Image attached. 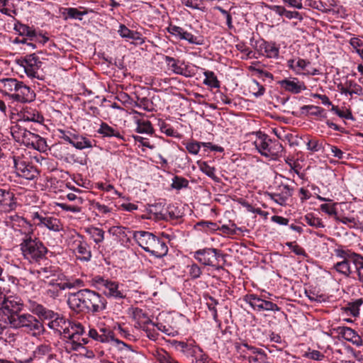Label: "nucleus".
<instances>
[{"label": "nucleus", "instance_id": "obj_22", "mask_svg": "<svg viewBox=\"0 0 363 363\" xmlns=\"http://www.w3.org/2000/svg\"><path fill=\"white\" fill-rule=\"evenodd\" d=\"M86 289H81L76 293L70 294L68 296L67 304L71 310L75 312L87 311Z\"/></svg>", "mask_w": 363, "mask_h": 363}, {"label": "nucleus", "instance_id": "obj_62", "mask_svg": "<svg viewBox=\"0 0 363 363\" xmlns=\"http://www.w3.org/2000/svg\"><path fill=\"white\" fill-rule=\"evenodd\" d=\"M305 6H308L323 12H327L328 11H329V9L326 7V4L323 3L322 1H317L315 0H306Z\"/></svg>", "mask_w": 363, "mask_h": 363}, {"label": "nucleus", "instance_id": "obj_34", "mask_svg": "<svg viewBox=\"0 0 363 363\" xmlns=\"http://www.w3.org/2000/svg\"><path fill=\"white\" fill-rule=\"evenodd\" d=\"M51 352V348L47 345H40L33 351L31 355L21 360H17L18 363H32L34 360H40L46 356H48Z\"/></svg>", "mask_w": 363, "mask_h": 363}, {"label": "nucleus", "instance_id": "obj_5", "mask_svg": "<svg viewBox=\"0 0 363 363\" xmlns=\"http://www.w3.org/2000/svg\"><path fill=\"white\" fill-rule=\"evenodd\" d=\"M11 133L16 141L21 143L28 147H32L40 152H45L47 150V143L43 138L18 125L11 127Z\"/></svg>", "mask_w": 363, "mask_h": 363}, {"label": "nucleus", "instance_id": "obj_42", "mask_svg": "<svg viewBox=\"0 0 363 363\" xmlns=\"http://www.w3.org/2000/svg\"><path fill=\"white\" fill-rule=\"evenodd\" d=\"M13 29L21 36H26L30 40H33L35 35V30L26 24L21 23L20 21H16L13 25Z\"/></svg>", "mask_w": 363, "mask_h": 363}, {"label": "nucleus", "instance_id": "obj_9", "mask_svg": "<svg viewBox=\"0 0 363 363\" xmlns=\"http://www.w3.org/2000/svg\"><path fill=\"white\" fill-rule=\"evenodd\" d=\"M30 219L35 227L46 228L55 233H59L63 230V224L59 218L50 216L43 211L32 212Z\"/></svg>", "mask_w": 363, "mask_h": 363}, {"label": "nucleus", "instance_id": "obj_39", "mask_svg": "<svg viewBox=\"0 0 363 363\" xmlns=\"http://www.w3.org/2000/svg\"><path fill=\"white\" fill-rule=\"evenodd\" d=\"M97 133L104 138L114 137L121 140H124L123 136L121 134L120 131L112 126H110L108 123L102 122L100 124L99 128L97 130Z\"/></svg>", "mask_w": 363, "mask_h": 363}, {"label": "nucleus", "instance_id": "obj_25", "mask_svg": "<svg viewBox=\"0 0 363 363\" xmlns=\"http://www.w3.org/2000/svg\"><path fill=\"white\" fill-rule=\"evenodd\" d=\"M278 84L283 90L293 94H300L306 89L305 83L296 77L285 78Z\"/></svg>", "mask_w": 363, "mask_h": 363}, {"label": "nucleus", "instance_id": "obj_14", "mask_svg": "<svg viewBox=\"0 0 363 363\" xmlns=\"http://www.w3.org/2000/svg\"><path fill=\"white\" fill-rule=\"evenodd\" d=\"M287 67L298 75L315 76L320 74V71L311 66V62L304 59L296 57L287 60Z\"/></svg>", "mask_w": 363, "mask_h": 363}, {"label": "nucleus", "instance_id": "obj_4", "mask_svg": "<svg viewBox=\"0 0 363 363\" xmlns=\"http://www.w3.org/2000/svg\"><path fill=\"white\" fill-rule=\"evenodd\" d=\"M67 243L77 261L89 262L91 260L92 252L91 245L88 243L84 235L73 231L68 236Z\"/></svg>", "mask_w": 363, "mask_h": 363}, {"label": "nucleus", "instance_id": "obj_60", "mask_svg": "<svg viewBox=\"0 0 363 363\" xmlns=\"http://www.w3.org/2000/svg\"><path fill=\"white\" fill-rule=\"evenodd\" d=\"M138 108L148 112L154 111L155 109L153 102L146 97L138 99Z\"/></svg>", "mask_w": 363, "mask_h": 363}, {"label": "nucleus", "instance_id": "obj_55", "mask_svg": "<svg viewBox=\"0 0 363 363\" xmlns=\"http://www.w3.org/2000/svg\"><path fill=\"white\" fill-rule=\"evenodd\" d=\"M155 325L157 330L161 331L167 335L174 337L179 335L178 330L171 325H164L162 323H157Z\"/></svg>", "mask_w": 363, "mask_h": 363}, {"label": "nucleus", "instance_id": "obj_8", "mask_svg": "<svg viewBox=\"0 0 363 363\" xmlns=\"http://www.w3.org/2000/svg\"><path fill=\"white\" fill-rule=\"evenodd\" d=\"M334 253L336 257L342 259V260L333 265V269L345 277H349L354 272L351 267V262L354 265V259L356 257H353V255H360V254L356 253L343 245L337 246L334 250Z\"/></svg>", "mask_w": 363, "mask_h": 363}, {"label": "nucleus", "instance_id": "obj_1", "mask_svg": "<svg viewBox=\"0 0 363 363\" xmlns=\"http://www.w3.org/2000/svg\"><path fill=\"white\" fill-rule=\"evenodd\" d=\"M133 238L140 247L155 257H163L168 252L166 242L150 232L135 231Z\"/></svg>", "mask_w": 363, "mask_h": 363}, {"label": "nucleus", "instance_id": "obj_52", "mask_svg": "<svg viewBox=\"0 0 363 363\" xmlns=\"http://www.w3.org/2000/svg\"><path fill=\"white\" fill-rule=\"evenodd\" d=\"M111 341H115L113 332L109 328H100L99 342L107 343Z\"/></svg>", "mask_w": 363, "mask_h": 363}, {"label": "nucleus", "instance_id": "obj_17", "mask_svg": "<svg viewBox=\"0 0 363 363\" xmlns=\"http://www.w3.org/2000/svg\"><path fill=\"white\" fill-rule=\"evenodd\" d=\"M50 285L55 286L61 294L62 291L84 286V281L80 279L69 278L65 275H57L49 280Z\"/></svg>", "mask_w": 363, "mask_h": 363}, {"label": "nucleus", "instance_id": "obj_2", "mask_svg": "<svg viewBox=\"0 0 363 363\" xmlns=\"http://www.w3.org/2000/svg\"><path fill=\"white\" fill-rule=\"evenodd\" d=\"M90 286L101 291L108 298L117 301L127 298L128 290L123 284L100 275L93 277L89 281Z\"/></svg>", "mask_w": 363, "mask_h": 363}, {"label": "nucleus", "instance_id": "obj_27", "mask_svg": "<svg viewBox=\"0 0 363 363\" xmlns=\"http://www.w3.org/2000/svg\"><path fill=\"white\" fill-rule=\"evenodd\" d=\"M16 201L13 192L0 188V211L10 212L16 209Z\"/></svg>", "mask_w": 363, "mask_h": 363}, {"label": "nucleus", "instance_id": "obj_21", "mask_svg": "<svg viewBox=\"0 0 363 363\" xmlns=\"http://www.w3.org/2000/svg\"><path fill=\"white\" fill-rule=\"evenodd\" d=\"M244 300L252 308L258 311H279L280 308L272 301L264 300L256 294H247Z\"/></svg>", "mask_w": 363, "mask_h": 363}, {"label": "nucleus", "instance_id": "obj_64", "mask_svg": "<svg viewBox=\"0 0 363 363\" xmlns=\"http://www.w3.org/2000/svg\"><path fill=\"white\" fill-rule=\"evenodd\" d=\"M193 359H194L195 363H211L213 361L201 347V351H197L195 356L193 357Z\"/></svg>", "mask_w": 363, "mask_h": 363}, {"label": "nucleus", "instance_id": "obj_37", "mask_svg": "<svg viewBox=\"0 0 363 363\" xmlns=\"http://www.w3.org/2000/svg\"><path fill=\"white\" fill-rule=\"evenodd\" d=\"M84 232L96 245H100L104 240L105 231L102 228L91 225L85 228Z\"/></svg>", "mask_w": 363, "mask_h": 363}, {"label": "nucleus", "instance_id": "obj_51", "mask_svg": "<svg viewBox=\"0 0 363 363\" xmlns=\"http://www.w3.org/2000/svg\"><path fill=\"white\" fill-rule=\"evenodd\" d=\"M362 303L363 301L362 298L356 299L355 301L347 303L346 310L353 317H357L359 314V308Z\"/></svg>", "mask_w": 363, "mask_h": 363}, {"label": "nucleus", "instance_id": "obj_50", "mask_svg": "<svg viewBox=\"0 0 363 363\" xmlns=\"http://www.w3.org/2000/svg\"><path fill=\"white\" fill-rule=\"evenodd\" d=\"M199 169L214 181H218V177L216 174V169L214 167L210 166L206 162H197Z\"/></svg>", "mask_w": 363, "mask_h": 363}, {"label": "nucleus", "instance_id": "obj_61", "mask_svg": "<svg viewBox=\"0 0 363 363\" xmlns=\"http://www.w3.org/2000/svg\"><path fill=\"white\" fill-rule=\"evenodd\" d=\"M184 145L189 154L196 155L199 152L200 149L202 147V142L191 140L186 143Z\"/></svg>", "mask_w": 363, "mask_h": 363}, {"label": "nucleus", "instance_id": "obj_26", "mask_svg": "<svg viewBox=\"0 0 363 363\" xmlns=\"http://www.w3.org/2000/svg\"><path fill=\"white\" fill-rule=\"evenodd\" d=\"M128 113L133 115V120L136 125L135 131L138 133L151 135L153 133V128L150 121L142 118L143 114L134 109H131Z\"/></svg>", "mask_w": 363, "mask_h": 363}, {"label": "nucleus", "instance_id": "obj_57", "mask_svg": "<svg viewBox=\"0 0 363 363\" xmlns=\"http://www.w3.org/2000/svg\"><path fill=\"white\" fill-rule=\"evenodd\" d=\"M356 257V259H354V262L355 271L358 275V279L363 284V256L360 255H353V257Z\"/></svg>", "mask_w": 363, "mask_h": 363}, {"label": "nucleus", "instance_id": "obj_53", "mask_svg": "<svg viewBox=\"0 0 363 363\" xmlns=\"http://www.w3.org/2000/svg\"><path fill=\"white\" fill-rule=\"evenodd\" d=\"M303 220L308 225L316 228H324L325 226L322 220L318 217H315L313 213L306 214L303 218Z\"/></svg>", "mask_w": 363, "mask_h": 363}, {"label": "nucleus", "instance_id": "obj_47", "mask_svg": "<svg viewBox=\"0 0 363 363\" xmlns=\"http://www.w3.org/2000/svg\"><path fill=\"white\" fill-rule=\"evenodd\" d=\"M286 164L290 167L289 172L295 173L301 179H303L305 174L301 172L302 166L299 160H295L293 157H287L284 159Z\"/></svg>", "mask_w": 363, "mask_h": 363}, {"label": "nucleus", "instance_id": "obj_29", "mask_svg": "<svg viewBox=\"0 0 363 363\" xmlns=\"http://www.w3.org/2000/svg\"><path fill=\"white\" fill-rule=\"evenodd\" d=\"M52 318H47L46 319L50 320L48 323V327L64 336L67 326L70 325V320L65 319L64 317L54 312V315Z\"/></svg>", "mask_w": 363, "mask_h": 363}, {"label": "nucleus", "instance_id": "obj_7", "mask_svg": "<svg viewBox=\"0 0 363 363\" xmlns=\"http://www.w3.org/2000/svg\"><path fill=\"white\" fill-rule=\"evenodd\" d=\"M10 326L13 328H23L33 336L40 335L44 331L43 325L29 313L18 314L10 318Z\"/></svg>", "mask_w": 363, "mask_h": 363}, {"label": "nucleus", "instance_id": "obj_16", "mask_svg": "<svg viewBox=\"0 0 363 363\" xmlns=\"http://www.w3.org/2000/svg\"><path fill=\"white\" fill-rule=\"evenodd\" d=\"M18 65L23 68L26 75L30 78H38V72L42 65L39 57L35 54L26 55L18 60Z\"/></svg>", "mask_w": 363, "mask_h": 363}, {"label": "nucleus", "instance_id": "obj_36", "mask_svg": "<svg viewBox=\"0 0 363 363\" xmlns=\"http://www.w3.org/2000/svg\"><path fill=\"white\" fill-rule=\"evenodd\" d=\"M19 81L14 78H4L0 79V92L7 96L11 100L12 95L18 87Z\"/></svg>", "mask_w": 363, "mask_h": 363}, {"label": "nucleus", "instance_id": "obj_43", "mask_svg": "<svg viewBox=\"0 0 363 363\" xmlns=\"http://www.w3.org/2000/svg\"><path fill=\"white\" fill-rule=\"evenodd\" d=\"M30 310L39 317L46 319L47 318H52L50 315H54V311L47 309L43 305L38 304L34 301H30Z\"/></svg>", "mask_w": 363, "mask_h": 363}, {"label": "nucleus", "instance_id": "obj_15", "mask_svg": "<svg viewBox=\"0 0 363 363\" xmlns=\"http://www.w3.org/2000/svg\"><path fill=\"white\" fill-rule=\"evenodd\" d=\"M167 30L170 35L175 37L177 40H186L189 44L201 45L203 43V40L201 36L196 35L180 26L171 23L167 28Z\"/></svg>", "mask_w": 363, "mask_h": 363}, {"label": "nucleus", "instance_id": "obj_13", "mask_svg": "<svg viewBox=\"0 0 363 363\" xmlns=\"http://www.w3.org/2000/svg\"><path fill=\"white\" fill-rule=\"evenodd\" d=\"M13 162L18 177L27 180H34L38 177V170L28 160L19 157H13Z\"/></svg>", "mask_w": 363, "mask_h": 363}, {"label": "nucleus", "instance_id": "obj_63", "mask_svg": "<svg viewBox=\"0 0 363 363\" xmlns=\"http://www.w3.org/2000/svg\"><path fill=\"white\" fill-rule=\"evenodd\" d=\"M91 206L93 209L98 211V213L101 215H106L112 211V208L108 207V206L101 203L99 201H93L91 203Z\"/></svg>", "mask_w": 363, "mask_h": 363}, {"label": "nucleus", "instance_id": "obj_54", "mask_svg": "<svg viewBox=\"0 0 363 363\" xmlns=\"http://www.w3.org/2000/svg\"><path fill=\"white\" fill-rule=\"evenodd\" d=\"M160 129L162 133H164L167 136L173 137V138H179V133L172 128L169 124L165 123L164 121H160L159 123Z\"/></svg>", "mask_w": 363, "mask_h": 363}, {"label": "nucleus", "instance_id": "obj_10", "mask_svg": "<svg viewBox=\"0 0 363 363\" xmlns=\"http://www.w3.org/2000/svg\"><path fill=\"white\" fill-rule=\"evenodd\" d=\"M164 62L168 70L178 75L185 77H191L196 74V69L198 68L193 64L185 62L183 60L176 59L170 56H164Z\"/></svg>", "mask_w": 363, "mask_h": 363}, {"label": "nucleus", "instance_id": "obj_48", "mask_svg": "<svg viewBox=\"0 0 363 363\" xmlns=\"http://www.w3.org/2000/svg\"><path fill=\"white\" fill-rule=\"evenodd\" d=\"M156 323H152L143 325L140 329L145 333V336L152 341H157L159 333L156 328Z\"/></svg>", "mask_w": 363, "mask_h": 363}, {"label": "nucleus", "instance_id": "obj_40", "mask_svg": "<svg viewBox=\"0 0 363 363\" xmlns=\"http://www.w3.org/2000/svg\"><path fill=\"white\" fill-rule=\"evenodd\" d=\"M84 333V328L80 323L70 321V325L67 326L64 338H83L82 335Z\"/></svg>", "mask_w": 363, "mask_h": 363}, {"label": "nucleus", "instance_id": "obj_49", "mask_svg": "<svg viewBox=\"0 0 363 363\" xmlns=\"http://www.w3.org/2000/svg\"><path fill=\"white\" fill-rule=\"evenodd\" d=\"M63 13L64 15H66L65 19L72 18L82 21L83 19V16H86L88 12L85 9L84 11H79L77 8L69 7L65 9Z\"/></svg>", "mask_w": 363, "mask_h": 363}, {"label": "nucleus", "instance_id": "obj_41", "mask_svg": "<svg viewBox=\"0 0 363 363\" xmlns=\"http://www.w3.org/2000/svg\"><path fill=\"white\" fill-rule=\"evenodd\" d=\"M65 349L68 353L77 351L81 349L82 345H85L88 342L85 338H65Z\"/></svg>", "mask_w": 363, "mask_h": 363}, {"label": "nucleus", "instance_id": "obj_35", "mask_svg": "<svg viewBox=\"0 0 363 363\" xmlns=\"http://www.w3.org/2000/svg\"><path fill=\"white\" fill-rule=\"evenodd\" d=\"M338 89L341 94L350 96L354 94L361 96L363 90V87L354 80H347L343 85L338 86Z\"/></svg>", "mask_w": 363, "mask_h": 363}, {"label": "nucleus", "instance_id": "obj_32", "mask_svg": "<svg viewBox=\"0 0 363 363\" xmlns=\"http://www.w3.org/2000/svg\"><path fill=\"white\" fill-rule=\"evenodd\" d=\"M20 120L28 122L42 123L43 116L37 109L30 106H26L18 113Z\"/></svg>", "mask_w": 363, "mask_h": 363}, {"label": "nucleus", "instance_id": "obj_24", "mask_svg": "<svg viewBox=\"0 0 363 363\" xmlns=\"http://www.w3.org/2000/svg\"><path fill=\"white\" fill-rule=\"evenodd\" d=\"M35 98V94L30 87L24 84L23 82H18L15 93L12 95V101L27 103L33 101Z\"/></svg>", "mask_w": 363, "mask_h": 363}, {"label": "nucleus", "instance_id": "obj_46", "mask_svg": "<svg viewBox=\"0 0 363 363\" xmlns=\"http://www.w3.org/2000/svg\"><path fill=\"white\" fill-rule=\"evenodd\" d=\"M247 359L250 363H269L267 354L264 350L259 347L252 354H249Z\"/></svg>", "mask_w": 363, "mask_h": 363}, {"label": "nucleus", "instance_id": "obj_6", "mask_svg": "<svg viewBox=\"0 0 363 363\" xmlns=\"http://www.w3.org/2000/svg\"><path fill=\"white\" fill-rule=\"evenodd\" d=\"M23 258L30 263H37L45 257L48 249L37 238H28L22 240L20 245Z\"/></svg>", "mask_w": 363, "mask_h": 363}, {"label": "nucleus", "instance_id": "obj_3", "mask_svg": "<svg viewBox=\"0 0 363 363\" xmlns=\"http://www.w3.org/2000/svg\"><path fill=\"white\" fill-rule=\"evenodd\" d=\"M251 135L253 144L261 155L272 160H276L281 156L284 147L278 140H272L261 131L253 132Z\"/></svg>", "mask_w": 363, "mask_h": 363}, {"label": "nucleus", "instance_id": "obj_19", "mask_svg": "<svg viewBox=\"0 0 363 363\" xmlns=\"http://www.w3.org/2000/svg\"><path fill=\"white\" fill-rule=\"evenodd\" d=\"M193 257L204 266H216L218 262V250L215 248L206 247L195 251Z\"/></svg>", "mask_w": 363, "mask_h": 363}, {"label": "nucleus", "instance_id": "obj_44", "mask_svg": "<svg viewBox=\"0 0 363 363\" xmlns=\"http://www.w3.org/2000/svg\"><path fill=\"white\" fill-rule=\"evenodd\" d=\"M203 71L205 77L203 84L211 89H218L220 86V82L218 79L216 74L213 71L206 70L203 68H200Z\"/></svg>", "mask_w": 363, "mask_h": 363}, {"label": "nucleus", "instance_id": "obj_56", "mask_svg": "<svg viewBox=\"0 0 363 363\" xmlns=\"http://www.w3.org/2000/svg\"><path fill=\"white\" fill-rule=\"evenodd\" d=\"M96 189L104 191L105 192H111L113 194L118 196V197L124 199L122 194L118 191L111 184H106L103 182H97L95 184Z\"/></svg>", "mask_w": 363, "mask_h": 363}, {"label": "nucleus", "instance_id": "obj_23", "mask_svg": "<svg viewBox=\"0 0 363 363\" xmlns=\"http://www.w3.org/2000/svg\"><path fill=\"white\" fill-rule=\"evenodd\" d=\"M23 306V301L19 297L9 296H6L0 310L3 314L11 318V316H16L19 314Z\"/></svg>", "mask_w": 363, "mask_h": 363}, {"label": "nucleus", "instance_id": "obj_45", "mask_svg": "<svg viewBox=\"0 0 363 363\" xmlns=\"http://www.w3.org/2000/svg\"><path fill=\"white\" fill-rule=\"evenodd\" d=\"M133 318L138 324V327L140 328L152 322L147 314L143 309L139 308L133 309Z\"/></svg>", "mask_w": 363, "mask_h": 363}, {"label": "nucleus", "instance_id": "obj_33", "mask_svg": "<svg viewBox=\"0 0 363 363\" xmlns=\"http://www.w3.org/2000/svg\"><path fill=\"white\" fill-rule=\"evenodd\" d=\"M118 34L123 38L133 40L135 44L142 45L145 40L142 34L138 31L132 30L123 24L119 26Z\"/></svg>", "mask_w": 363, "mask_h": 363}, {"label": "nucleus", "instance_id": "obj_31", "mask_svg": "<svg viewBox=\"0 0 363 363\" xmlns=\"http://www.w3.org/2000/svg\"><path fill=\"white\" fill-rule=\"evenodd\" d=\"M337 332L343 339L348 342H351L356 346L362 345V339L359 334L353 329L349 327L342 326L337 328Z\"/></svg>", "mask_w": 363, "mask_h": 363}, {"label": "nucleus", "instance_id": "obj_20", "mask_svg": "<svg viewBox=\"0 0 363 363\" xmlns=\"http://www.w3.org/2000/svg\"><path fill=\"white\" fill-rule=\"evenodd\" d=\"M86 292L87 311L98 313L106 308L107 301L102 294L88 289H86Z\"/></svg>", "mask_w": 363, "mask_h": 363}, {"label": "nucleus", "instance_id": "obj_38", "mask_svg": "<svg viewBox=\"0 0 363 363\" xmlns=\"http://www.w3.org/2000/svg\"><path fill=\"white\" fill-rule=\"evenodd\" d=\"M32 273L36 274L37 277L44 281H46L47 279L50 280L58 275L57 268L51 265L40 267V269L32 272Z\"/></svg>", "mask_w": 363, "mask_h": 363}, {"label": "nucleus", "instance_id": "obj_18", "mask_svg": "<svg viewBox=\"0 0 363 363\" xmlns=\"http://www.w3.org/2000/svg\"><path fill=\"white\" fill-rule=\"evenodd\" d=\"M170 344L176 351L187 358H193L197 351H201V347L194 340H186V341L173 340L170 341Z\"/></svg>", "mask_w": 363, "mask_h": 363}, {"label": "nucleus", "instance_id": "obj_11", "mask_svg": "<svg viewBox=\"0 0 363 363\" xmlns=\"http://www.w3.org/2000/svg\"><path fill=\"white\" fill-rule=\"evenodd\" d=\"M59 138L71 144L78 150H84L93 147L91 141L87 138L80 135L76 130L59 129Z\"/></svg>", "mask_w": 363, "mask_h": 363}, {"label": "nucleus", "instance_id": "obj_58", "mask_svg": "<svg viewBox=\"0 0 363 363\" xmlns=\"http://www.w3.org/2000/svg\"><path fill=\"white\" fill-rule=\"evenodd\" d=\"M307 150L313 152H318L323 148V143L317 139H308L306 143Z\"/></svg>", "mask_w": 363, "mask_h": 363}, {"label": "nucleus", "instance_id": "obj_28", "mask_svg": "<svg viewBox=\"0 0 363 363\" xmlns=\"http://www.w3.org/2000/svg\"><path fill=\"white\" fill-rule=\"evenodd\" d=\"M293 188L287 184L279 185L276 191L269 194L270 198L277 203L284 206L288 199L291 196Z\"/></svg>", "mask_w": 363, "mask_h": 363}, {"label": "nucleus", "instance_id": "obj_59", "mask_svg": "<svg viewBox=\"0 0 363 363\" xmlns=\"http://www.w3.org/2000/svg\"><path fill=\"white\" fill-rule=\"evenodd\" d=\"M189 186V181L179 176H174L172 179V187L174 189L180 190L186 188Z\"/></svg>", "mask_w": 363, "mask_h": 363}, {"label": "nucleus", "instance_id": "obj_12", "mask_svg": "<svg viewBox=\"0 0 363 363\" xmlns=\"http://www.w3.org/2000/svg\"><path fill=\"white\" fill-rule=\"evenodd\" d=\"M11 221H6L7 225L13 229L16 236H21V240H25L28 238H33L34 233V225L28 221L26 218L17 215L10 217Z\"/></svg>", "mask_w": 363, "mask_h": 363}, {"label": "nucleus", "instance_id": "obj_30", "mask_svg": "<svg viewBox=\"0 0 363 363\" xmlns=\"http://www.w3.org/2000/svg\"><path fill=\"white\" fill-rule=\"evenodd\" d=\"M257 52L268 58H278L279 48L274 43L262 40L257 47Z\"/></svg>", "mask_w": 363, "mask_h": 363}]
</instances>
